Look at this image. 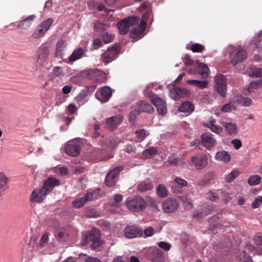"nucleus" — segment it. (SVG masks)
<instances>
[{
	"instance_id": "nucleus-18",
	"label": "nucleus",
	"mask_w": 262,
	"mask_h": 262,
	"mask_svg": "<svg viewBox=\"0 0 262 262\" xmlns=\"http://www.w3.org/2000/svg\"><path fill=\"white\" fill-rule=\"evenodd\" d=\"M190 94L188 90L184 88H173L170 90V96L174 100H178L179 98L187 96Z\"/></svg>"
},
{
	"instance_id": "nucleus-47",
	"label": "nucleus",
	"mask_w": 262,
	"mask_h": 262,
	"mask_svg": "<svg viewBox=\"0 0 262 262\" xmlns=\"http://www.w3.org/2000/svg\"><path fill=\"white\" fill-rule=\"evenodd\" d=\"M239 174L238 170H234L229 173L226 177V181L227 183H230L233 182L236 178H237Z\"/></svg>"
},
{
	"instance_id": "nucleus-45",
	"label": "nucleus",
	"mask_w": 262,
	"mask_h": 262,
	"mask_svg": "<svg viewBox=\"0 0 262 262\" xmlns=\"http://www.w3.org/2000/svg\"><path fill=\"white\" fill-rule=\"evenodd\" d=\"M54 171L55 173L61 176L67 175L69 173V169L64 166H57L54 167Z\"/></svg>"
},
{
	"instance_id": "nucleus-62",
	"label": "nucleus",
	"mask_w": 262,
	"mask_h": 262,
	"mask_svg": "<svg viewBox=\"0 0 262 262\" xmlns=\"http://www.w3.org/2000/svg\"><path fill=\"white\" fill-rule=\"evenodd\" d=\"M254 241L256 244L258 245H262V235L261 233H257L254 237Z\"/></svg>"
},
{
	"instance_id": "nucleus-39",
	"label": "nucleus",
	"mask_w": 262,
	"mask_h": 262,
	"mask_svg": "<svg viewBox=\"0 0 262 262\" xmlns=\"http://www.w3.org/2000/svg\"><path fill=\"white\" fill-rule=\"evenodd\" d=\"M157 154V150L156 148L151 147L144 150L142 152V156L144 159H149L152 156L155 155Z\"/></svg>"
},
{
	"instance_id": "nucleus-34",
	"label": "nucleus",
	"mask_w": 262,
	"mask_h": 262,
	"mask_svg": "<svg viewBox=\"0 0 262 262\" xmlns=\"http://www.w3.org/2000/svg\"><path fill=\"white\" fill-rule=\"evenodd\" d=\"M194 106L190 102H183L179 107V111L185 113H192L194 110Z\"/></svg>"
},
{
	"instance_id": "nucleus-31",
	"label": "nucleus",
	"mask_w": 262,
	"mask_h": 262,
	"mask_svg": "<svg viewBox=\"0 0 262 262\" xmlns=\"http://www.w3.org/2000/svg\"><path fill=\"white\" fill-rule=\"evenodd\" d=\"M247 72L251 77H262V68L255 67V66H250L248 69Z\"/></svg>"
},
{
	"instance_id": "nucleus-25",
	"label": "nucleus",
	"mask_w": 262,
	"mask_h": 262,
	"mask_svg": "<svg viewBox=\"0 0 262 262\" xmlns=\"http://www.w3.org/2000/svg\"><path fill=\"white\" fill-rule=\"evenodd\" d=\"M216 120L213 117H211L209 122L204 123V125L210 128L213 132L220 134L223 132V128L216 124Z\"/></svg>"
},
{
	"instance_id": "nucleus-41",
	"label": "nucleus",
	"mask_w": 262,
	"mask_h": 262,
	"mask_svg": "<svg viewBox=\"0 0 262 262\" xmlns=\"http://www.w3.org/2000/svg\"><path fill=\"white\" fill-rule=\"evenodd\" d=\"M98 71L97 69H89L84 72V76L86 79L95 80Z\"/></svg>"
},
{
	"instance_id": "nucleus-44",
	"label": "nucleus",
	"mask_w": 262,
	"mask_h": 262,
	"mask_svg": "<svg viewBox=\"0 0 262 262\" xmlns=\"http://www.w3.org/2000/svg\"><path fill=\"white\" fill-rule=\"evenodd\" d=\"M236 108V103L234 102H230L222 107V111L224 113H229Z\"/></svg>"
},
{
	"instance_id": "nucleus-15",
	"label": "nucleus",
	"mask_w": 262,
	"mask_h": 262,
	"mask_svg": "<svg viewBox=\"0 0 262 262\" xmlns=\"http://www.w3.org/2000/svg\"><path fill=\"white\" fill-rule=\"evenodd\" d=\"M179 207L178 200L173 198H168L164 201L162 204V208L166 213H172Z\"/></svg>"
},
{
	"instance_id": "nucleus-52",
	"label": "nucleus",
	"mask_w": 262,
	"mask_h": 262,
	"mask_svg": "<svg viewBox=\"0 0 262 262\" xmlns=\"http://www.w3.org/2000/svg\"><path fill=\"white\" fill-rule=\"evenodd\" d=\"M123 199V195L120 194H117L114 196V202H111V205L118 207L120 205V203L122 202Z\"/></svg>"
},
{
	"instance_id": "nucleus-30",
	"label": "nucleus",
	"mask_w": 262,
	"mask_h": 262,
	"mask_svg": "<svg viewBox=\"0 0 262 262\" xmlns=\"http://www.w3.org/2000/svg\"><path fill=\"white\" fill-rule=\"evenodd\" d=\"M251 43L255 46L256 49L262 52V30L259 31L251 40Z\"/></svg>"
},
{
	"instance_id": "nucleus-5",
	"label": "nucleus",
	"mask_w": 262,
	"mask_h": 262,
	"mask_svg": "<svg viewBox=\"0 0 262 262\" xmlns=\"http://www.w3.org/2000/svg\"><path fill=\"white\" fill-rule=\"evenodd\" d=\"M49 55V47L46 44L41 45L35 53L36 67L38 69L42 68Z\"/></svg>"
},
{
	"instance_id": "nucleus-19",
	"label": "nucleus",
	"mask_w": 262,
	"mask_h": 262,
	"mask_svg": "<svg viewBox=\"0 0 262 262\" xmlns=\"http://www.w3.org/2000/svg\"><path fill=\"white\" fill-rule=\"evenodd\" d=\"M60 185V181L54 178H50L46 181L42 187V191H45L48 194L54 187Z\"/></svg>"
},
{
	"instance_id": "nucleus-63",
	"label": "nucleus",
	"mask_w": 262,
	"mask_h": 262,
	"mask_svg": "<svg viewBox=\"0 0 262 262\" xmlns=\"http://www.w3.org/2000/svg\"><path fill=\"white\" fill-rule=\"evenodd\" d=\"M168 161L171 164L176 165L178 163V159L176 155H172L169 157Z\"/></svg>"
},
{
	"instance_id": "nucleus-27",
	"label": "nucleus",
	"mask_w": 262,
	"mask_h": 262,
	"mask_svg": "<svg viewBox=\"0 0 262 262\" xmlns=\"http://www.w3.org/2000/svg\"><path fill=\"white\" fill-rule=\"evenodd\" d=\"M67 42L63 40H59L56 46L55 56L57 58H62L63 53L66 49Z\"/></svg>"
},
{
	"instance_id": "nucleus-7",
	"label": "nucleus",
	"mask_w": 262,
	"mask_h": 262,
	"mask_svg": "<svg viewBox=\"0 0 262 262\" xmlns=\"http://www.w3.org/2000/svg\"><path fill=\"white\" fill-rule=\"evenodd\" d=\"M99 191V189H95L89 191L83 197L73 201V206L76 208H79L83 206L88 201L99 199L101 196Z\"/></svg>"
},
{
	"instance_id": "nucleus-56",
	"label": "nucleus",
	"mask_w": 262,
	"mask_h": 262,
	"mask_svg": "<svg viewBox=\"0 0 262 262\" xmlns=\"http://www.w3.org/2000/svg\"><path fill=\"white\" fill-rule=\"evenodd\" d=\"M206 199L211 201H217L219 200V195L215 192H210L206 194Z\"/></svg>"
},
{
	"instance_id": "nucleus-8",
	"label": "nucleus",
	"mask_w": 262,
	"mask_h": 262,
	"mask_svg": "<svg viewBox=\"0 0 262 262\" xmlns=\"http://www.w3.org/2000/svg\"><path fill=\"white\" fill-rule=\"evenodd\" d=\"M215 88L222 97H225L227 94V83L225 76L218 74L214 77Z\"/></svg>"
},
{
	"instance_id": "nucleus-4",
	"label": "nucleus",
	"mask_w": 262,
	"mask_h": 262,
	"mask_svg": "<svg viewBox=\"0 0 262 262\" xmlns=\"http://www.w3.org/2000/svg\"><path fill=\"white\" fill-rule=\"evenodd\" d=\"M125 203L127 209L130 211L135 212L143 211L147 204L146 201L139 196L127 198Z\"/></svg>"
},
{
	"instance_id": "nucleus-14",
	"label": "nucleus",
	"mask_w": 262,
	"mask_h": 262,
	"mask_svg": "<svg viewBox=\"0 0 262 262\" xmlns=\"http://www.w3.org/2000/svg\"><path fill=\"white\" fill-rule=\"evenodd\" d=\"M147 257L151 262H165L163 252L157 248L149 250Z\"/></svg>"
},
{
	"instance_id": "nucleus-32",
	"label": "nucleus",
	"mask_w": 262,
	"mask_h": 262,
	"mask_svg": "<svg viewBox=\"0 0 262 262\" xmlns=\"http://www.w3.org/2000/svg\"><path fill=\"white\" fill-rule=\"evenodd\" d=\"M84 54V50L81 48L76 49L71 55L69 57V60L70 61H75L81 58Z\"/></svg>"
},
{
	"instance_id": "nucleus-37",
	"label": "nucleus",
	"mask_w": 262,
	"mask_h": 262,
	"mask_svg": "<svg viewBox=\"0 0 262 262\" xmlns=\"http://www.w3.org/2000/svg\"><path fill=\"white\" fill-rule=\"evenodd\" d=\"M262 85V80H255L251 81L249 85L248 91L249 93L254 92V90L258 89Z\"/></svg>"
},
{
	"instance_id": "nucleus-17",
	"label": "nucleus",
	"mask_w": 262,
	"mask_h": 262,
	"mask_svg": "<svg viewBox=\"0 0 262 262\" xmlns=\"http://www.w3.org/2000/svg\"><path fill=\"white\" fill-rule=\"evenodd\" d=\"M216 140L210 133H204L201 136L202 145L207 149H211L216 144Z\"/></svg>"
},
{
	"instance_id": "nucleus-10",
	"label": "nucleus",
	"mask_w": 262,
	"mask_h": 262,
	"mask_svg": "<svg viewBox=\"0 0 262 262\" xmlns=\"http://www.w3.org/2000/svg\"><path fill=\"white\" fill-rule=\"evenodd\" d=\"M154 108L148 102H140L133 108L129 115H139L141 113H152Z\"/></svg>"
},
{
	"instance_id": "nucleus-60",
	"label": "nucleus",
	"mask_w": 262,
	"mask_h": 262,
	"mask_svg": "<svg viewBox=\"0 0 262 262\" xmlns=\"http://www.w3.org/2000/svg\"><path fill=\"white\" fill-rule=\"evenodd\" d=\"M231 143L233 145L234 148L236 149H238L242 145L241 141L237 139L232 140Z\"/></svg>"
},
{
	"instance_id": "nucleus-54",
	"label": "nucleus",
	"mask_w": 262,
	"mask_h": 262,
	"mask_svg": "<svg viewBox=\"0 0 262 262\" xmlns=\"http://www.w3.org/2000/svg\"><path fill=\"white\" fill-rule=\"evenodd\" d=\"M239 103L243 106H248L252 103V100L248 97H241L238 100Z\"/></svg>"
},
{
	"instance_id": "nucleus-23",
	"label": "nucleus",
	"mask_w": 262,
	"mask_h": 262,
	"mask_svg": "<svg viewBox=\"0 0 262 262\" xmlns=\"http://www.w3.org/2000/svg\"><path fill=\"white\" fill-rule=\"evenodd\" d=\"M122 121L121 116H113L109 118L106 122V126L111 130L116 129Z\"/></svg>"
},
{
	"instance_id": "nucleus-9",
	"label": "nucleus",
	"mask_w": 262,
	"mask_h": 262,
	"mask_svg": "<svg viewBox=\"0 0 262 262\" xmlns=\"http://www.w3.org/2000/svg\"><path fill=\"white\" fill-rule=\"evenodd\" d=\"M190 163L196 169L202 170L208 165V158L205 154H198L191 158Z\"/></svg>"
},
{
	"instance_id": "nucleus-1",
	"label": "nucleus",
	"mask_w": 262,
	"mask_h": 262,
	"mask_svg": "<svg viewBox=\"0 0 262 262\" xmlns=\"http://www.w3.org/2000/svg\"><path fill=\"white\" fill-rule=\"evenodd\" d=\"M157 83H151L148 84L143 91L145 96H148L151 102L157 108L159 115H165L167 113V107L165 101L158 95L152 93L151 89L157 90Z\"/></svg>"
},
{
	"instance_id": "nucleus-46",
	"label": "nucleus",
	"mask_w": 262,
	"mask_h": 262,
	"mask_svg": "<svg viewBox=\"0 0 262 262\" xmlns=\"http://www.w3.org/2000/svg\"><path fill=\"white\" fill-rule=\"evenodd\" d=\"M107 79V75L105 73L98 70L95 80L99 82H104Z\"/></svg>"
},
{
	"instance_id": "nucleus-16",
	"label": "nucleus",
	"mask_w": 262,
	"mask_h": 262,
	"mask_svg": "<svg viewBox=\"0 0 262 262\" xmlns=\"http://www.w3.org/2000/svg\"><path fill=\"white\" fill-rule=\"evenodd\" d=\"M123 169L122 166H118L112 169L107 174L105 179V184L108 186H112L116 184L117 178L119 172Z\"/></svg>"
},
{
	"instance_id": "nucleus-20",
	"label": "nucleus",
	"mask_w": 262,
	"mask_h": 262,
	"mask_svg": "<svg viewBox=\"0 0 262 262\" xmlns=\"http://www.w3.org/2000/svg\"><path fill=\"white\" fill-rule=\"evenodd\" d=\"M124 234L128 238H134L142 235V231L136 226L127 227L124 230Z\"/></svg>"
},
{
	"instance_id": "nucleus-11",
	"label": "nucleus",
	"mask_w": 262,
	"mask_h": 262,
	"mask_svg": "<svg viewBox=\"0 0 262 262\" xmlns=\"http://www.w3.org/2000/svg\"><path fill=\"white\" fill-rule=\"evenodd\" d=\"M112 96V90L110 86H105L99 89L95 94L96 98L101 103L108 101Z\"/></svg>"
},
{
	"instance_id": "nucleus-53",
	"label": "nucleus",
	"mask_w": 262,
	"mask_h": 262,
	"mask_svg": "<svg viewBox=\"0 0 262 262\" xmlns=\"http://www.w3.org/2000/svg\"><path fill=\"white\" fill-rule=\"evenodd\" d=\"M49 242V233H45L41 237L40 242L39 245L41 247H43L46 246Z\"/></svg>"
},
{
	"instance_id": "nucleus-3",
	"label": "nucleus",
	"mask_w": 262,
	"mask_h": 262,
	"mask_svg": "<svg viewBox=\"0 0 262 262\" xmlns=\"http://www.w3.org/2000/svg\"><path fill=\"white\" fill-rule=\"evenodd\" d=\"M100 237V231L96 228H94L90 231L85 232L83 233L82 244L86 245L89 243L92 242L90 246L92 249H95L100 247L102 244Z\"/></svg>"
},
{
	"instance_id": "nucleus-57",
	"label": "nucleus",
	"mask_w": 262,
	"mask_h": 262,
	"mask_svg": "<svg viewBox=\"0 0 262 262\" xmlns=\"http://www.w3.org/2000/svg\"><path fill=\"white\" fill-rule=\"evenodd\" d=\"M158 246L165 250V251H169L171 247V244H170L168 243L165 242H160L158 243Z\"/></svg>"
},
{
	"instance_id": "nucleus-26",
	"label": "nucleus",
	"mask_w": 262,
	"mask_h": 262,
	"mask_svg": "<svg viewBox=\"0 0 262 262\" xmlns=\"http://www.w3.org/2000/svg\"><path fill=\"white\" fill-rule=\"evenodd\" d=\"M54 76L52 77V81L57 82V84L62 85L61 78L63 76L62 69L60 67H55L53 69Z\"/></svg>"
},
{
	"instance_id": "nucleus-58",
	"label": "nucleus",
	"mask_w": 262,
	"mask_h": 262,
	"mask_svg": "<svg viewBox=\"0 0 262 262\" xmlns=\"http://www.w3.org/2000/svg\"><path fill=\"white\" fill-rule=\"evenodd\" d=\"M136 136L140 141H143L146 137V131L143 129H139L136 132Z\"/></svg>"
},
{
	"instance_id": "nucleus-43",
	"label": "nucleus",
	"mask_w": 262,
	"mask_h": 262,
	"mask_svg": "<svg viewBox=\"0 0 262 262\" xmlns=\"http://www.w3.org/2000/svg\"><path fill=\"white\" fill-rule=\"evenodd\" d=\"M261 178L259 175L255 174L251 176L248 180V183L251 186H255L260 183Z\"/></svg>"
},
{
	"instance_id": "nucleus-2",
	"label": "nucleus",
	"mask_w": 262,
	"mask_h": 262,
	"mask_svg": "<svg viewBox=\"0 0 262 262\" xmlns=\"http://www.w3.org/2000/svg\"><path fill=\"white\" fill-rule=\"evenodd\" d=\"M229 57L233 66L244 62L247 58V51L241 46H229L227 49Z\"/></svg>"
},
{
	"instance_id": "nucleus-40",
	"label": "nucleus",
	"mask_w": 262,
	"mask_h": 262,
	"mask_svg": "<svg viewBox=\"0 0 262 262\" xmlns=\"http://www.w3.org/2000/svg\"><path fill=\"white\" fill-rule=\"evenodd\" d=\"M157 192L158 195L161 198H164L168 195V190L165 185L160 184L157 187Z\"/></svg>"
},
{
	"instance_id": "nucleus-21",
	"label": "nucleus",
	"mask_w": 262,
	"mask_h": 262,
	"mask_svg": "<svg viewBox=\"0 0 262 262\" xmlns=\"http://www.w3.org/2000/svg\"><path fill=\"white\" fill-rule=\"evenodd\" d=\"M146 25V22L144 20H141L139 26L130 30V38L136 39L138 37H142V34L145 29Z\"/></svg>"
},
{
	"instance_id": "nucleus-29",
	"label": "nucleus",
	"mask_w": 262,
	"mask_h": 262,
	"mask_svg": "<svg viewBox=\"0 0 262 262\" xmlns=\"http://www.w3.org/2000/svg\"><path fill=\"white\" fill-rule=\"evenodd\" d=\"M214 158L218 161H222L225 163H228L231 161V156L228 152L222 150L216 153Z\"/></svg>"
},
{
	"instance_id": "nucleus-13",
	"label": "nucleus",
	"mask_w": 262,
	"mask_h": 262,
	"mask_svg": "<svg viewBox=\"0 0 262 262\" xmlns=\"http://www.w3.org/2000/svg\"><path fill=\"white\" fill-rule=\"evenodd\" d=\"M118 53L119 50L118 48L115 46H113L102 54V60L105 64H107L116 59L118 56Z\"/></svg>"
},
{
	"instance_id": "nucleus-36",
	"label": "nucleus",
	"mask_w": 262,
	"mask_h": 262,
	"mask_svg": "<svg viewBox=\"0 0 262 262\" xmlns=\"http://www.w3.org/2000/svg\"><path fill=\"white\" fill-rule=\"evenodd\" d=\"M187 83L200 89L207 88L208 85V82L206 80H188Z\"/></svg>"
},
{
	"instance_id": "nucleus-28",
	"label": "nucleus",
	"mask_w": 262,
	"mask_h": 262,
	"mask_svg": "<svg viewBox=\"0 0 262 262\" xmlns=\"http://www.w3.org/2000/svg\"><path fill=\"white\" fill-rule=\"evenodd\" d=\"M225 130L227 135H235L237 133V126L236 123L233 122H223Z\"/></svg>"
},
{
	"instance_id": "nucleus-51",
	"label": "nucleus",
	"mask_w": 262,
	"mask_h": 262,
	"mask_svg": "<svg viewBox=\"0 0 262 262\" xmlns=\"http://www.w3.org/2000/svg\"><path fill=\"white\" fill-rule=\"evenodd\" d=\"M199 67L201 70L199 72L200 75L204 77L208 76L209 71L208 67L205 64L201 63Z\"/></svg>"
},
{
	"instance_id": "nucleus-49",
	"label": "nucleus",
	"mask_w": 262,
	"mask_h": 262,
	"mask_svg": "<svg viewBox=\"0 0 262 262\" xmlns=\"http://www.w3.org/2000/svg\"><path fill=\"white\" fill-rule=\"evenodd\" d=\"M46 32V31L39 25L34 32L32 34V36L34 38H38L41 37Z\"/></svg>"
},
{
	"instance_id": "nucleus-64",
	"label": "nucleus",
	"mask_w": 262,
	"mask_h": 262,
	"mask_svg": "<svg viewBox=\"0 0 262 262\" xmlns=\"http://www.w3.org/2000/svg\"><path fill=\"white\" fill-rule=\"evenodd\" d=\"M101 41L99 39H94L93 41V47L94 49H97L100 47Z\"/></svg>"
},
{
	"instance_id": "nucleus-59",
	"label": "nucleus",
	"mask_w": 262,
	"mask_h": 262,
	"mask_svg": "<svg viewBox=\"0 0 262 262\" xmlns=\"http://www.w3.org/2000/svg\"><path fill=\"white\" fill-rule=\"evenodd\" d=\"M262 203V195L257 197L252 203V206L254 208H258Z\"/></svg>"
},
{
	"instance_id": "nucleus-12",
	"label": "nucleus",
	"mask_w": 262,
	"mask_h": 262,
	"mask_svg": "<svg viewBox=\"0 0 262 262\" xmlns=\"http://www.w3.org/2000/svg\"><path fill=\"white\" fill-rule=\"evenodd\" d=\"M80 148L79 143L76 140H72L67 143L65 151L69 156L76 157L79 155Z\"/></svg>"
},
{
	"instance_id": "nucleus-6",
	"label": "nucleus",
	"mask_w": 262,
	"mask_h": 262,
	"mask_svg": "<svg viewBox=\"0 0 262 262\" xmlns=\"http://www.w3.org/2000/svg\"><path fill=\"white\" fill-rule=\"evenodd\" d=\"M140 21L139 16H130L120 21L117 24L119 32L122 35L127 34L130 26L137 24Z\"/></svg>"
},
{
	"instance_id": "nucleus-35",
	"label": "nucleus",
	"mask_w": 262,
	"mask_h": 262,
	"mask_svg": "<svg viewBox=\"0 0 262 262\" xmlns=\"http://www.w3.org/2000/svg\"><path fill=\"white\" fill-rule=\"evenodd\" d=\"M176 185H178L182 187L187 186L188 183L184 179H181L179 177H177L175 178L172 182V190L175 193H177L176 190Z\"/></svg>"
},
{
	"instance_id": "nucleus-55",
	"label": "nucleus",
	"mask_w": 262,
	"mask_h": 262,
	"mask_svg": "<svg viewBox=\"0 0 262 262\" xmlns=\"http://www.w3.org/2000/svg\"><path fill=\"white\" fill-rule=\"evenodd\" d=\"M191 49L193 52H201L204 50V47L200 43H196L192 45Z\"/></svg>"
},
{
	"instance_id": "nucleus-48",
	"label": "nucleus",
	"mask_w": 262,
	"mask_h": 262,
	"mask_svg": "<svg viewBox=\"0 0 262 262\" xmlns=\"http://www.w3.org/2000/svg\"><path fill=\"white\" fill-rule=\"evenodd\" d=\"M100 35H101L102 38L103 40V41L105 43H108L111 42L114 38V35L112 34L108 33V32H104L102 34H100Z\"/></svg>"
},
{
	"instance_id": "nucleus-38",
	"label": "nucleus",
	"mask_w": 262,
	"mask_h": 262,
	"mask_svg": "<svg viewBox=\"0 0 262 262\" xmlns=\"http://www.w3.org/2000/svg\"><path fill=\"white\" fill-rule=\"evenodd\" d=\"M94 27L97 32L102 34L108 28L109 26L106 24L100 21H97L95 24Z\"/></svg>"
},
{
	"instance_id": "nucleus-22",
	"label": "nucleus",
	"mask_w": 262,
	"mask_h": 262,
	"mask_svg": "<svg viewBox=\"0 0 262 262\" xmlns=\"http://www.w3.org/2000/svg\"><path fill=\"white\" fill-rule=\"evenodd\" d=\"M47 194L42 189L34 190L30 195V201L33 203H40L43 201Z\"/></svg>"
},
{
	"instance_id": "nucleus-33",
	"label": "nucleus",
	"mask_w": 262,
	"mask_h": 262,
	"mask_svg": "<svg viewBox=\"0 0 262 262\" xmlns=\"http://www.w3.org/2000/svg\"><path fill=\"white\" fill-rule=\"evenodd\" d=\"M89 94V90L84 89L82 90L75 98V101L79 105L83 104L86 101V97Z\"/></svg>"
},
{
	"instance_id": "nucleus-24",
	"label": "nucleus",
	"mask_w": 262,
	"mask_h": 262,
	"mask_svg": "<svg viewBox=\"0 0 262 262\" xmlns=\"http://www.w3.org/2000/svg\"><path fill=\"white\" fill-rule=\"evenodd\" d=\"M36 18L35 15H31L27 18L20 20L18 22L17 28L23 30H27L32 25L34 19Z\"/></svg>"
},
{
	"instance_id": "nucleus-50",
	"label": "nucleus",
	"mask_w": 262,
	"mask_h": 262,
	"mask_svg": "<svg viewBox=\"0 0 262 262\" xmlns=\"http://www.w3.org/2000/svg\"><path fill=\"white\" fill-rule=\"evenodd\" d=\"M54 22V19L52 18H49L44 21H43L40 25V26L43 28L46 32L49 30L52 24Z\"/></svg>"
},
{
	"instance_id": "nucleus-42",
	"label": "nucleus",
	"mask_w": 262,
	"mask_h": 262,
	"mask_svg": "<svg viewBox=\"0 0 262 262\" xmlns=\"http://www.w3.org/2000/svg\"><path fill=\"white\" fill-rule=\"evenodd\" d=\"M153 188V185L149 182H142L138 186V189L141 192L149 190Z\"/></svg>"
},
{
	"instance_id": "nucleus-61",
	"label": "nucleus",
	"mask_w": 262,
	"mask_h": 262,
	"mask_svg": "<svg viewBox=\"0 0 262 262\" xmlns=\"http://www.w3.org/2000/svg\"><path fill=\"white\" fill-rule=\"evenodd\" d=\"M144 233L147 237L151 236L154 234V229L151 227H148L145 229Z\"/></svg>"
}]
</instances>
